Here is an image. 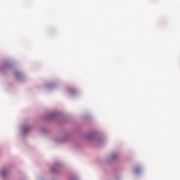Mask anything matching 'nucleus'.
<instances>
[{"label": "nucleus", "mask_w": 180, "mask_h": 180, "mask_svg": "<svg viewBox=\"0 0 180 180\" xmlns=\"http://www.w3.org/2000/svg\"><path fill=\"white\" fill-rule=\"evenodd\" d=\"M15 77L18 78V77H19V73H16Z\"/></svg>", "instance_id": "nucleus-1"}]
</instances>
